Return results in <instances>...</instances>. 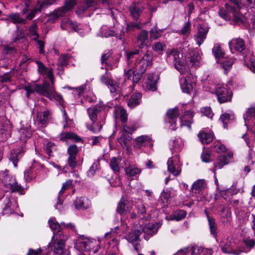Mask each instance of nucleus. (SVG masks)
<instances>
[{
  "instance_id": "obj_1",
  "label": "nucleus",
  "mask_w": 255,
  "mask_h": 255,
  "mask_svg": "<svg viewBox=\"0 0 255 255\" xmlns=\"http://www.w3.org/2000/svg\"><path fill=\"white\" fill-rule=\"evenodd\" d=\"M53 81L47 83L46 81L42 85H37L33 84V85H26L24 89L26 91V96L27 97L30 93L36 92L38 94L45 96L50 99L54 98L56 93L53 87Z\"/></svg>"
},
{
  "instance_id": "obj_2",
  "label": "nucleus",
  "mask_w": 255,
  "mask_h": 255,
  "mask_svg": "<svg viewBox=\"0 0 255 255\" xmlns=\"http://www.w3.org/2000/svg\"><path fill=\"white\" fill-rule=\"evenodd\" d=\"M225 7L228 11L227 12L223 10H220L219 14L221 17L225 20H229L230 19L231 14L233 17L234 21L238 23H243L245 22V19L242 14H241L237 9L236 7L231 3H226Z\"/></svg>"
},
{
  "instance_id": "obj_3",
  "label": "nucleus",
  "mask_w": 255,
  "mask_h": 255,
  "mask_svg": "<svg viewBox=\"0 0 255 255\" xmlns=\"http://www.w3.org/2000/svg\"><path fill=\"white\" fill-rule=\"evenodd\" d=\"M66 240V238L63 232L59 231L57 234L53 235L49 246L55 254L62 255L64 253Z\"/></svg>"
},
{
  "instance_id": "obj_4",
  "label": "nucleus",
  "mask_w": 255,
  "mask_h": 255,
  "mask_svg": "<svg viewBox=\"0 0 255 255\" xmlns=\"http://www.w3.org/2000/svg\"><path fill=\"white\" fill-rule=\"evenodd\" d=\"M168 60H173L175 68L181 72L184 69L185 65L183 55L177 49H173L169 52H167Z\"/></svg>"
},
{
  "instance_id": "obj_5",
  "label": "nucleus",
  "mask_w": 255,
  "mask_h": 255,
  "mask_svg": "<svg viewBox=\"0 0 255 255\" xmlns=\"http://www.w3.org/2000/svg\"><path fill=\"white\" fill-rule=\"evenodd\" d=\"M219 247L224 253L240 255L242 251L235 248V243L229 240V237L222 238L219 243Z\"/></svg>"
},
{
  "instance_id": "obj_6",
  "label": "nucleus",
  "mask_w": 255,
  "mask_h": 255,
  "mask_svg": "<svg viewBox=\"0 0 255 255\" xmlns=\"http://www.w3.org/2000/svg\"><path fill=\"white\" fill-rule=\"evenodd\" d=\"M226 87L227 86H224L220 84L216 85L215 93L220 103H224L231 100L232 91Z\"/></svg>"
},
{
  "instance_id": "obj_7",
  "label": "nucleus",
  "mask_w": 255,
  "mask_h": 255,
  "mask_svg": "<svg viewBox=\"0 0 255 255\" xmlns=\"http://www.w3.org/2000/svg\"><path fill=\"white\" fill-rule=\"evenodd\" d=\"M152 65V56L150 53L147 51L143 57L137 60L134 64L133 67L138 71V73L142 74L147 68Z\"/></svg>"
},
{
  "instance_id": "obj_8",
  "label": "nucleus",
  "mask_w": 255,
  "mask_h": 255,
  "mask_svg": "<svg viewBox=\"0 0 255 255\" xmlns=\"http://www.w3.org/2000/svg\"><path fill=\"white\" fill-rule=\"evenodd\" d=\"M168 171L174 176H177L181 171V164L180 163L179 156L175 154L169 158L167 162Z\"/></svg>"
},
{
  "instance_id": "obj_9",
  "label": "nucleus",
  "mask_w": 255,
  "mask_h": 255,
  "mask_svg": "<svg viewBox=\"0 0 255 255\" xmlns=\"http://www.w3.org/2000/svg\"><path fill=\"white\" fill-rule=\"evenodd\" d=\"M179 114V110L177 107L169 109L167 112L165 119V125L167 128L172 130L176 129V123Z\"/></svg>"
},
{
  "instance_id": "obj_10",
  "label": "nucleus",
  "mask_w": 255,
  "mask_h": 255,
  "mask_svg": "<svg viewBox=\"0 0 255 255\" xmlns=\"http://www.w3.org/2000/svg\"><path fill=\"white\" fill-rule=\"evenodd\" d=\"M87 112L89 117L92 123H96L97 117H101V119L105 120L106 112L104 108L101 106H93L88 108Z\"/></svg>"
},
{
  "instance_id": "obj_11",
  "label": "nucleus",
  "mask_w": 255,
  "mask_h": 255,
  "mask_svg": "<svg viewBox=\"0 0 255 255\" xmlns=\"http://www.w3.org/2000/svg\"><path fill=\"white\" fill-rule=\"evenodd\" d=\"M4 207L3 208V214L9 215L13 213L15 210L18 207L16 200L9 196L6 197L4 201Z\"/></svg>"
},
{
  "instance_id": "obj_12",
  "label": "nucleus",
  "mask_w": 255,
  "mask_h": 255,
  "mask_svg": "<svg viewBox=\"0 0 255 255\" xmlns=\"http://www.w3.org/2000/svg\"><path fill=\"white\" fill-rule=\"evenodd\" d=\"M219 212H220L221 220L224 225H226L230 223L232 219V213L230 208L224 205H220L217 207Z\"/></svg>"
},
{
  "instance_id": "obj_13",
  "label": "nucleus",
  "mask_w": 255,
  "mask_h": 255,
  "mask_svg": "<svg viewBox=\"0 0 255 255\" xmlns=\"http://www.w3.org/2000/svg\"><path fill=\"white\" fill-rule=\"evenodd\" d=\"M229 45L232 53L234 51L242 52L246 49L245 41L240 38H233L229 42Z\"/></svg>"
},
{
  "instance_id": "obj_14",
  "label": "nucleus",
  "mask_w": 255,
  "mask_h": 255,
  "mask_svg": "<svg viewBox=\"0 0 255 255\" xmlns=\"http://www.w3.org/2000/svg\"><path fill=\"white\" fill-rule=\"evenodd\" d=\"M233 158V153L229 152L226 155H220L217 158V161L214 164L215 169H221L224 165L228 164Z\"/></svg>"
},
{
  "instance_id": "obj_15",
  "label": "nucleus",
  "mask_w": 255,
  "mask_h": 255,
  "mask_svg": "<svg viewBox=\"0 0 255 255\" xmlns=\"http://www.w3.org/2000/svg\"><path fill=\"white\" fill-rule=\"evenodd\" d=\"M77 0H66L64 6L58 9L54 12V14L56 17L62 16L64 14L72 9L76 4Z\"/></svg>"
},
{
  "instance_id": "obj_16",
  "label": "nucleus",
  "mask_w": 255,
  "mask_h": 255,
  "mask_svg": "<svg viewBox=\"0 0 255 255\" xmlns=\"http://www.w3.org/2000/svg\"><path fill=\"white\" fill-rule=\"evenodd\" d=\"M231 2L237 8L238 11L242 7H245L248 9L255 8V0H231Z\"/></svg>"
},
{
  "instance_id": "obj_17",
  "label": "nucleus",
  "mask_w": 255,
  "mask_h": 255,
  "mask_svg": "<svg viewBox=\"0 0 255 255\" xmlns=\"http://www.w3.org/2000/svg\"><path fill=\"white\" fill-rule=\"evenodd\" d=\"M150 138L146 135H142L136 137L133 139V147L135 148L140 149L150 144Z\"/></svg>"
},
{
  "instance_id": "obj_18",
  "label": "nucleus",
  "mask_w": 255,
  "mask_h": 255,
  "mask_svg": "<svg viewBox=\"0 0 255 255\" xmlns=\"http://www.w3.org/2000/svg\"><path fill=\"white\" fill-rule=\"evenodd\" d=\"M208 32V29L206 26L200 25L198 27V31L195 36V40L199 46L201 45L206 38Z\"/></svg>"
},
{
  "instance_id": "obj_19",
  "label": "nucleus",
  "mask_w": 255,
  "mask_h": 255,
  "mask_svg": "<svg viewBox=\"0 0 255 255\" xmlns=\"http://www.w3.org/2000/svg\"><path fill=\"white\" fill-rule=\"evenodd\" d=\"M148 43V33L145 30H141L137 35L136 45L139 48H143Z\"/></svg>"
},
{
  "instance_id": "obj_20",
  "label": "nucleus",
  "mask_w": 255,
  "mask_h": 255,
  "mask_svg": "<svg viewBox=\"0 0 255 255\" xmlns=\"http://www.w3.org/2000/svg\"><path fill=\"white\" fill-rule=\"evenodd\" d=\"M55 1L53 0H45L38 7H35L32 9L30 12L26 15V19L31 20L35 15L37 12H40L45 7L53 4Z\"/></svg>"
},
{
  "instance_id": "obj_21",
  "label": "nucleus",
  "mask_w": 255,
  "mask_h": 255,
  "mask_svg": "<svg viewBox=\"0 0 255 255\" xmlns=\"http://www.w3.org/2000/svg\"><path fill=\"white\" fill-rule=\"evenodd\" d=\"M99 0H86L85 2L81 3L78 7L76 13L78 15L84 13L90 7H94Z\"/></svg>"
},
{
  "instance_id": "obj_22",
  "label": "nucleus",
  "mask_w": 255,
  "mask_h": 255,
  "mask_svg": "<svg viewBox=\"0 0 255 255\" xmlns=\"http://www.w3.org/2000/svg\"><path fill=\"white\" fill-rule=\"evenodd\" d=\"M38 66V71L41 74L46 76L49 80H53L54 77L52 68L46 67L44 64L39 61H36Z\"/></svg>"
},
{
  "instance_id": "obj_23",
  "label": "nucleus",
  "mask_w": 255,
  "mask_h": 255,
  "mask_svg": "<svg viewBox=\"0 0 255 255\" xmlns=\"http://www.w3.org/2000/svg\"><path fill=\"white\" fill-rule=\"evenodd\" d=\"M128 201L122 197L117 204L116 212L121 216L126 215L129 211V209L127 205Z\"/></svg>"
},
{
  "instance_id": "obj_24",
  "label": "nucleus",
  "mask_w": 255,
  "mask_h": 255,
  "mask_svg": "<svg viewBox=\"0 0 255 255\" xmlns=\"http://www.w3.org/2000/svg\"><path fill=\"white\" fill-rule=\"evenodd\" d=\"M193 113L190 111L185 112L184 114L180 118V126L187 127L189 129L191 128V125L193 123Z\"/></svg>"
},
{
  "instance_id": "obj_25",
  "label": "nucleus",
  "mask_w": 255,
  "mask_h": 255,
  "mask_svg": "<svg viewBox=\"0 0 255 255\" xmlns=\"http://www.w3.org/2000/svg\"><path fill=\"white\" fill-rule=\"evenodd\" d=\"M9 178L6 177L5 178V181L7 179ZM12 181L10 183H7L5 182V186L9 188L11 192H19V194H22V192L23 191V187L20 185L18 184V183L16 181L15 178H11Z\"/></svg>"
},
{
  "instance_id": "obj_26",
  "label": "nucleus",
  "mask_w": 255,
  "mask_h": 255,
  "mask_svg": "<svg viewBox=\"0 0 255 255\" xmlns=\"http://www.w3.org/2000/svg\"><path fill=\"white\" fill-rule=\"evenodd\" d=\"M205 213H206L208 225L209 226L210 231L211 234L213 235V236L216 238V241H217V226L215 223V220L211 217L209 216L208 212L206 210H205Z\"/></svg>"
},
{
  "instance_id": "obj_27",
  "label": "nucleus",
  "mask_w": 255,
  "mask_h": 255,
  "mask_svg": "<svg viewBox=\"0 0 255 255\" xmlns=\"http://www.w3.org/2000/svg\"><path fill=\"white\" fill-rule=\"evenodd\" d=\"M51 114L48 110L39 112L37 114V120L42 125H45L49 122Z\"/></svg>"
},
{
  "instance_id": "obj_28",
  "label": "nucleus",
  "mask_w": 255,
  "mask_h": 255,
  "mask_svg": "<svg viewBox=\"0 0 255 255\" xmlns=\"http://www.w3.org/2000/svg\"><path fill=\"white\" fill-rule=\"evenodd\" d=\"M74 205L77 209H86L90 206V203L87 198H77L75 201Z\"/></svg>"
},
{
  "instance_id": "obj_29",
  "label": "nucleus",
  "mask_w": 255,
  "mask_h": 255,
  "mask_svg": "<svg viewBox=\"0 0 255 255\" xmlns=\"http://www.w3.org/2000/svg\"><path fill=\"white\" fill-rule=\"evenodd\" d=\"M119 134L120 137L117 138L118 141L122 146L128 147V142L132 139L131 135L122 131H121Z\"/></svg>"
},
{
  "instance_id": "obj_30",
  "label": "nucleus",
  "mask_w": 255,
  "mask_h": 255,
  "mask_svg": "<svg viewBox=\"0 0 255 255\" xmlns=\"http://www.w3.org/2000/svg\"><path fill=\"white\" fill-rule=\"evenodd\" d=\"M206 187V184L204 179H198L192 185L191 192L192 194L199 193Z\"/></svg>"
},
{
  "instance_id": "obj_31",
  "label": "nucleus",
  "mask_w": 255,
  "mask_h": 255,
  "mask_svg": "<svg viewBox=\"0 0 255 255\" xmlns=\"http://www.w3.org/2000/svg\"><path fill=\"white\" fill-rule=\"evenodd\" d=\"M141 232L139 227L137 229H132L129 234L127 236L126 239L130 243H133L139 240V236Z\"/></svg>"
},
{
  "instance_id": "obj_32",
  "label": "nucleus",
  "mask_w": 255,
  "mask_h": 255,
  "mask_svg": "<svg viewBox=\"0 0 255 255\" xmlns=\"http://www.w3.org/2000/svg\"><path fill=\"white\" fill-rule=\"evenodd\" d=\"M96 243V241H94ZM76 248L80 250L89 251L94 248V242L88 240L87 241H81L78 243Z\"/></svg>"
},
{
  "instance_id": "obj_33",
  "label": "nucleus",
  "mask_w": 255,
  "mask_h": 255,
  "mask_svg": "<svg viewBox=\"0 0 255 255\" xmlns=\"http://www.w3.org/2000/svg\"><path fill=\"white\" fill-rule=\"evenodd\" d=\"M139 228L141 233H143L149 236H153L154 234L157 232V229L154 227V225L151 223L147 224L144 226L140 225Z\"/></svg>"
},
{
  "instance_id": "obj_34",
  "label": "nucleus",
  "mask_w": 255,
  "mask_h": 255,
  "mask_svg": "<svg viewBox=\"0 0 255 255\" xmlns=\"http://www.w3.org/2000/svg\"><path fill=\"white\" fill-rule=\"evenodd\" d=\"M141 97L142 95L140 93L133 94L128 101V106L131 108H135L139 104Z\"/></svg>"
},
{
  "instance_id": "obj_35",
  "label": "nucleus",
  "mask_w": 255,
  "mask_h": 255,
  "mask_svg": "<svg viewBox=\"0 0 255 255\" xmlns=\"http://www.w3.org/2000/svg\"><path fill=\"white\" fill-rule=\"evenodd\" d=\"M198 136L203 143L208 144L213 140L214 134L212 132L201 131L198 134Z\"/></svg>"
},
{
  "instance_id": "obj_36",
  "label": "nucleus",
  "mask_w": 255,
  "mask_h": 255,
  "mask_svg": "<svg viewBox=\"0 0 255 255\" xmlns=\"http://www.w3.org/2000/svg\"><path fill=\"white\" fill-rule=\"evenodd\" d=\"M112 93H118L120 91L121 86L118 81H103Z\"/></svg>"
},
{
  "instance_id": "obj_37",
  "label": "nucleus",
  "mask_w": 255,
  "mask_h": 255,
  "mask_svg": "<svg viewBox=\"0 0 255 255\" xmlns=\"http://www.w3.org/2000/svg\"><path fill=\"white\" fill-rule=\"evenodd\" d=\"M129 11L132 17L134 19H137L142 12V7L139 4L133 3L130 5Z\"/></svg>"
},
{
  "instance_id": "obj_38",
  "label": "nucleus",
  "mask_w": 255,
  "mask_h": 255,
  "mask_svg": "<svg viewBox=\"0 0 255 255\" xmlns=\"http://www.w3.org/2000/svg\"><path fill=\"white\" fill-rule=\"evenodd\" d=\"M105 124V120L101 119L97 124L95 123L92 124H86L87 128L94 133H97L101 131L103 125Z\"/></svg>"
},
{
  "instance_id": "obj_39",
  "label": "nucleus",
  "mask_w": 255,
  "mask_h": 255,
  "mask_svg": "<svg viewBox=\"0 0 255 255\" xmlns=\"http://www.w3.org/2000/svg\"><path fill=\"white\" fill-rule=\"evenodd\" d=\"M122 159L121 157H112L110 161V166L112 170L115 173H119L120 171V168L119 164L121 163Z\"/></svg>"
},
{
  "instance_id": "obj_40",
  "label": "nucleus",
  "mask_w": 255,
  "mask_h": 255,
  "mask_svg": "<svg viewBox=\"0 0 255 255\" xmlns=\"http://www.w3.org/2000/svg\"><path fill=\"white\" fill-rule=\"evenodd\" d=\"M48 224L50 229L53 232V235L57 234L59 231L62 232L61 229V223L59 224L55 218H50L48 220Z\"/></svg>"
},
{
  "instance_id": "obj_41",
  "label": "nucleus",
  "mask_w": 255,
  "mask_h": 255,
  "mask_svg": "<svg viewBox=\"0 0 255 255\" xmlns=\"http://www.w3.org/2000/svg\"><path fill=\"white\" fill-rule=\"evenodd\" d=\"M180 84L183 92L189 94L192 91L193 89L192 81H180Z\"/></svg>"
},
{
  "instance_id": "obj_42",
  "label": "nucleus",
  "mask_w": 255,
  "mask_h": 255,
  "mask_svg": "<svg viewBox=\"0 0 255 255\" xmlns=\"http://www.w3.org/2000/svg\"><path fill=\"white\" fill-rule=\"evenodd\" d=\"M184 250L187 255H200L203 252V249L201 247L194 246Z\"/></svg>"
},
{
  "instance_id": "obj_43",
  "label": "nucleus",
  "mask_w": 255,
  "mask_h": 255,
  "mask_svg": "<svg viewBox=\"0 0 255 255\" xmlns=\"http://www.w3.org/2000/svg\"><path fill=\"white\" fill-rule=\"evenodd\" d=\"M130 69L125 72V78L127 80H140V74L139 73L136 75L134 74L135 71L132 69L133 66H129Z\"/></svg>"
},
{
  "instance_id": "obj_44",
  "label": "nucleus",
  "mask_w": 255,
  "mask_h": 255,
  "mask_svg": "<svg viewBox=\"0 0 255 255\" xmlns=\"http://www.w3.org/2000/svg\"><path fill=\"white\" fill-rule=\"evenodd\" d=\"M19 134L20 140L25 141L31 136V132L30 129L28 127H26L20 128L19 130Z\"/></svg>"
},
{
  "instance_id": "obj_45",
  "label": "nucleus",
  "mask_w": 255,
  "mask_h": 255,
  "mask_svg": "<svg viewBox=\"0 0 255 255\" xmlns=\"http://www.w3.org/2000/svg\"><path fill=\"white\" fill-rule=\"evenodd\" d=\"M183 146V142L179 137H176L173 141L172 147L171 150L173 152H179L181 151Z\"/></svg>"
},
{
  "instance_id": "obj_46",
  "label": "nucleus",
  "mask_w": 255,
  "mask_h": 255,
  "mask_svg": "<svg viewBox=\"0 0 255 255\" xmlns=\"http://www.w3.org/2000/svg\"><path fill=\"white\" fill-rule=\"evenodd\" d=\"M157 81H145L142 84L143 88L146 91H154L157 89Z\"/></svg>"
},
{
  "instance_id": "obj_47",
  "label": "nucleus",
  "mask_w": 255,
  "mask_h": 255,
  "mask_svg": "<svg viewBox=\"0 0 255 255\" xmlns=\"http://www.w3.org/2000/svg\"><path fill=\"white\" fill-rule=\"evenodd\" d=\"M9 18L14 23L24 24L27 22V20L25 18H21L19 14L17 13L10 14L9 15Z\"/></svg>"
},
{
  "instance_id": "obj_48",
  "label": "nucleus",
  "mask_w": 255,
  "mask_h": 255,
  "mask_svg": "<svg viewBox=\"0 0 255 255\" xmlns=\"http://www.w3.org/2000/svg\"><path fill=\"white\" fill-rule=\"evenodd\" d=\"M186 216V212L183 210L175 211L171 216V220L177 221L183 220Z\"/></svg>"
},
{
  "instance_id": "obj_49",
  "label": "nucleus",
  "mask_w": 255,
  "mask_h": 255,
  "mask_svg": "<svg viewBox=\"0 0 255 255\" xmlns=\"http://www.w3.org/2000/svg\"><path fill=\"white\" fill-rule=\"evenodd\" d=\"M125 172L128 176H134L139 174L141 170L134 165H130L125 168Z\"/></svg>"
},
{
  "instance_id": "obj_50",
  "label": "nucleus",
  "mask_w": 255,
  "mask_h": 255,
  "mask_svg": "<svg viewBox=\"0 0 255 255\" xmlns=\"http://www.w3.org/2000/svg\"><path fill=\"white\" fill-rule=\"evenodd\" d=\"M68 139H71L76 141L79 140V138L77 135L71 132H62L60 134V139L61 140L65 141Z\"/></svg>"
},
{
  "instance_id": "obj_51",
  "label": "nucleus",
  "mask_w": 255,
  "mask_h": 255,
  "mask_svg": "<svg viewBox=\"0 0 255 255\" xmlns=\"http://www.w3.org/2000/svg\"><path fill=\"white\" fill-rule=\"evenodd\" d=\"M234 119V115L232 114L225 113L220 116V120L223 124L224 128H226L227 125L230 121Z\"/></svg>"
},
{
  "instance_id": "obj_52",
  "label": "nucleus",
  "mask_w": 255,
  "mask_h": 255,
  "mask_svg": "<svg viewBox=\"0 0 255 255\" xmlns=\"http://www.w3.org/2000/svg\"><path fill=\"white\" fill-rule=\"evenodd\" d=\"M212 147L214 151L218 153L224 152L227 150L226 146L219 141L214 142Z\"/></svg>"
},
{
  "instance_id": "obj_53",
  "label": "nucleus",
  "mask_w": 255,
  "mask_h": 255,
  "mask_svg": "<svg viewBox=\"0 0 255 255\" xmlns=\"http://www.w3.org/2000/svg\"><path fill=\"white\" fill-rule=\"evenodd\" d=\"M190 30L191 22L189 20H188V21L184 24L182 28L179 30L178 33L182 35L187 36L189 35Z\"/></svg>"
},
{
  "instance_id": "obj_54",
  "label": "nucleus",
  "mask_w": 255,
  "mask_h": 255,
  "mask_svg": "<svg viewBox=\"0 0 255 255\" xmlns=\"http://www.w3.org/2000/svg\"><path fill=\"white\" fill-rule=\"evenodd\" d=\"M107 36H116V37H119V38L123 41H124L125 40V32L122 29L121 31V33L120 34L117 33L116 32H115L114 30H110L107 32Z\"/></svg>"
},
{
  "instance_id": "obj_55",
  "label": "nucleus",
  "mask_w": 255,
  "mask_h": 255,
  "mask_svg": "<svg viewBox=\"0 0 255 255\" xmlns=\"http://www.w3.org/2000/svg\"><path fill=\"white\" fill-rule=\"evenodd\" d=\"M139 28H140V23L136 22H130L127 24L126 31L129 32L134 30L135 29Z\"/></svg>"
},
{
  "instance_id": "obj_56",
  "label": "nucleus",
  "mask_w": 255,
  "mask_h": 255,
  "mask_svg": "<svg viewBox=\"0 0 255 255\" xmlns=\"http://www.w3.org/2000/svg\"><path fill=\"white\" fill-rule=\"evenodd\" d=\"M136 128V127L133 125H123V129L122 131L125 133L130 134L131 135Z\"/></svg>"
},
{
  "instance_id": "obj_57",
  "label": "nucleus",
  "mask_w": 255,
  "mask_h": 255,
  "mask_svg": "<svg viewBox=\"0 0 255 255\" xmlns=\"http://www.w3.org/2000/svg\"><path fill=\"white\" fill-rule=\"evenodd\" d=\"M44 149L46 153L49 156H51L53 151L56 149L55 145L51 142H48L45 146Z\"/></svg>"
},
{
  "instance_id": "obj_58",
  "label": "nucleus",
  "mask_w": 255,
  "mask_h": 255,
  "mask_svg": "<svg viewBox=\"0 0 255 255\" xmlns=\"http://www.w3.org/2000/svg\"><path fill=\"white\" fill-rule=\"evenodd\" d=\"M78 152V147L75 144L69 146L67 149V154L68 156H76Z\"/></svg>"
},
{
  "instance_id": "obj_59",
  "label": "nucleus",
  "mask_w": 255,
  "mask_h": 255,
  "mask_svg": "<svg viewBox=\"0 0 255 255\" xmlns=\"http://www.w3.org/2000/svg\"><path fill=\"white\" fill-rule=\"evenodd\" d=\"M212 52L216 58H220L223 56L224 53L220 45L215 46L212 49Z\"/></svg>"
},
{
  "instance_id": "obj_60",
  "label": "nucleus",
  "mask_w": 255,
  "mask_h": 255,
  "mask_svg": "<svg viewBox=\"0 0 255 255\" xmlns=\"http://www.w3.org/2000/svg\"><path fill=\"white\" fill-rule=\"evenodd\" d=\"M67 163L71 169H73L75 168L77 165L76 156H68Z\"/></svg>"
},
{
  "instance_id": "obj_61",
  "label": "nucleus",
  "mask_w": 255,
  "mask_h": 255,
  "mask_svg": "<svg viewBox=\"0 0 255 255\" xmlns=\"http://www.w3.org/2000/svg\"><path fill=\"white\" fill-rule=\"evenodd\" d=\"M159 36V29L157 26H154L150 30V39H156Z\"/></svg>"
},
{
  "instance_id": "obj_62",
  "label": "nucleus",
  "mask_w": 255,
  "mask_h": 255,
  "mask_svg": "<svg viewBox=\"0 0 255 255\" xmlns=\"http://www.w3.org/2000/svg\"><path fill=\"white\" fill-rule=\"evenodd\" d=\"M243 243L247 248L251 249L255 246V239L247 238L243 240Z\"/></svg>"
},
{
  "instance_id": "obj_63",
  "label": "nucleus",
  "mask_w": 255,
  "mask_h": 255,
  "mask_svg": "<svg viewBox=\"0 0 255 255\" xmlns=\"http://www.w3.org/2000/svg\"><path fill=\"white\" fill-rule=\"evenodd\" d=\"M252 118L255 119V107L249 109L244 116L245 123H246V120H249L250 118Z\"/></svg>"
},
{
  "instance_id": "obj_64",
  "label": "nucleus",
  "mask_w": 255,
  "mask_h": 255,
  "mask_svg": "<svg viewBox=\"0 0 255 255\" xmlns=\"http://www.w3.org/2000/svg\"><path fill=\"white\" fill-rule=\"evenodd\" d=\"M99 163L98 162H94L87 172L88 176H92L95 172L98 169Z\"/></svg>"
}]
</instances>
